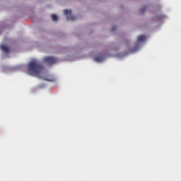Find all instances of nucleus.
Returning <instances> with one entry per match:
<instances>
[{
	"label": "nucleus",
	"mask_w": 181,
	"mask_h": 181,
	"mask_svg": "<svg viewBox=\"0 0 181 181\" xmlns=\"http://www.w3.org/2000/svg\"><path fill=\"white\" fill-rule=\"evenodd\" d=\"M146 36H145V35H140L137 38V41L144 42V40H146Z\"/></svg>",
	"instance_id": "39448f33"
},
{
	"label": "nucleus",
	"mask_w": 181,
	"mask_h": 181,
	"mask_svg": "<svg viewBox=\"0 0 181 181\" xmlns=\"http://www.w3.org/2000/svg\"><path fill=\"white\" fill-rule=\"evenodd\" d=\"M51 18L54 21H56L58 19L57 15H55L54 13H52V15H51Z\"/></svg>",
	"instance_id": "0eeeda50"
},
{
	"label": "nucleus",
	"mask_w": 181,
	"mask_h": 181,
	"mask_svg": "<svg viewBox=\"0 0 181 181\" xmlns=\"http://www.w3.org/2000/svg\"><path fill=\"white\" fill-rule=\"evenodd\" d=\"M77 16H76V15H71L70 16V19L71 21H75L76 19Z\"/></svg>",
	"instance_id": "1a4fd4ad"
},
{
	"label": "nucleus",
	"mask_w": 181,
	"mask_h": 181,
	"mask_svg": "<svg viewBox=\"0 0 181 181\" xmlns=\"http://www.w3.org/2000/svg\"><path fill=\"white\" fill-rule=\"evenodd\" d=\"M64 15H69V9H64Z\"/></svg>",
	"instance_id": "9d476101"
},
{
	"label": "nucleus",
	"mask_w": 181,
	"mask_h": 181,
	"mask_svg": "<svg viewBox=\"0 0 181 181\" xmlns=\"http://www.w3.org/2000/svg\"><path fill=\"white\" fill-rule=\"evenodd\" d=\"M105 59V56H104V54H101L100 56H97L96 57H95V62H103Z\"/></svg>",
	"instance_id": "20e7f679"
},
{
	"label": "nucleus",
	"mask_w": 181,
	"mask_h": 181,
	"mask_svg": "<svg viewBox=\"0 0 181 181\" xmlns=\"http://www.w3.org/2000/svg\"><path fill=\"white\" fill-rule=\"evenodd\" d=\"M163 18H164L163 15H160V16H158V21H161V19H163Z\"/></svg>",
	"instance_id": "9b49d317"
},
{
	"label": "nucleus",
	"mask_w": 181,
	"mask_h": 181,
	"mask_svg": "<svg viewBox=\"0 0 181 181\" xmlns=\"http://www.w3.org/2000/svg\"><path fill=\"white\" fill-rule=\"evenodd\" d=\"M44 62L48 64H54V63L57 62V59L56 57H53L52 56H46L44 57Z\"/></svg>",
	"instance_id": "f03ea898"
},
{
	"label": "nucleus",
	"mask_w": 181,
	"mask_h": 181,
	"mask_svg": "<svg viewBox=\"0 0 181 181\" xmlns=\"http://www.w3.org/2000/svg\"><path fill=\"white\" fill-rule=\"evenodd\" d=\"M66 18L68 21H70V16H66Z\"/></svg>",
	"instance_id": "ddd939ff"
},
{
	"label": "nucleus",
	"mask_w": 181,
	"mask_h": 181,
	"mask_svg": "<svg viewBox=\"0 0 181 181\" xmlns=\"http://www.w3.org/2000/svg\"><path fill=\"white\" fill-rule=\"evenodd\" d=\"M1 50H4V52H5L6 53H9V52H10V49H9L8 46H7L6 45H1Z\"/></svg>",
	"instance_id": "7ed1b4c3"
},
{
	"label": "nucleus",
	"mask_w": 181,
	"mask_h": 181,
	"mask_svg": "<svg viewBox=\"0 0 181 181\" xmlns=\"http://www.w3.org/2000/svg\"><path fill=\"white\" fill-rule=\"evenodd\" d=\"M69 13H71V10L69 11Z\"/></svg>",
	"instance_id": "4468645a"
},
{
	"label": "nucleus",
	"mask_w": 181,
	"mask_h": 181,
	"mask_svg": "<svg viewBox=\"0 0 181 181\" xmlns=\"http://www.w3.org/2000/svg\"><path fill=\"white\" fill-rule=\"evenodd\" d=\"M44 66H42L38 61H36V59L30 61L28 64L27 72L30 76H35V77L42 78V77H44Z\"/></svg>",
	"instance_id": "f257e3e1"
},
{
	"label": "nucleus",
	"mask_w": 181,
	"mask_h": 181,
	"mask_svg": "<svg viewBox=\"0 0 181 181\" xmlns=\"http://www.w3.org/2000/svg\"><path fill=\"white\" fill-rule=\"evenodd\" d=\"M146 9H147V6H144L142 8H141L140 11L141 13H143V12H145V11H146Z\"/></svg>",
	"instance_id": "6e6552de"
},
{
	"label": "nucleus",
	"mask_w": 181,
	"mask_h": 181,
	"mask_svg": "<svg viewBox=\"0 0 181 181\" xmlns=\"http://www.w3.org/2000/svg\"><path fill=\"white\" fill-rule=\"evenodd\" d=\"M44 80H47V81H54V78L53 76H50V75H47V76H44Z\"/></svg>",
	"instance_id": "423d86ee"
},
{
	"label": "nucleus",
	"mask_w": 181,
	"mask_h": 181,
	"mask_svg": "<svg viewBox=\"0 0 181 181\" xmlns=\"http://www.w3.org/2000/svg\"><path fill=\"white\" fill-rule=\"evenodd\" d=\"M139 46H136V48L134 49V50H137ZM134 50H133V52H134Z\"/></svg>",
	"instance_id": "f8f14e48"
}]
</instances>
